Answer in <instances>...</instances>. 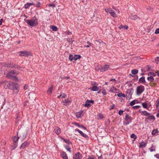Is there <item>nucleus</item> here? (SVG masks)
I'll use <instances>...</instances> for the list:
<instances>
[{
	"instance_id": "obj_1",
	"label": "nucleus",
	"mask_w": 159,
	"mask_h": 159,
	"mask_svg": "<svg viewBox=\"0 0 159 159\" xmlns=\"http://www.w3.org/2000/svg\"><path fill=\"white\" fill-rule=\"evenodd\" d=\"M25 21L29 25L32 27H36L39 24L38 19L36 16H34L30 20H26Z\"/></svg>"
},
{
	"instance_id": "obj_2",
	"label": "nucleus",
	"mask_w": 159,
	"mask_h": 159,
	"mask_svg": "<svg viewBox=\"0 0 159 159\" xmlns=\"http://www.w3.org/2000/svg\"><path fill=\"white\" fill-rule=\"evenodd\" d=\"M18 74V73L16 72L14 70H12L8 72L6 75V77L9 79L13 78L15 80H18V79L16 76Z\"/></svg>"
},
{
	"instance_id": "obj_3",
	"label": "nucleus",
	"mask_w": 159,
	"mask_h": 159,
	"mask_svg": "<svg viewBox=\"0 0 159 159\" xmlns=\"http://www.w3.org/2000/svg\"><path fill=\"white\" fill-rule=\"evenodd\" d=\"M125 121H123V125H127L132 122V118L128 114H127L124 118Z\"/></svg>"
},
{
	"instance_id": "obj_4",
	"label": "nucleus",
	"mask_w": 159,
	"mask_h": 159,
	"mask_svg": "<svg viewBox=\"0 0 159 159\" xmlns=\"http://www.w3.org/2000/svg\"><path fill=\"white\" fill-rule=\"evenodd\" d=\"M145 88L143 86L141 85L138 86L136 88V94L137 95H140L144 90Z\"/></svg>"
},
{
	"instance_id": "obj_5",
	"label": "nucleus",
	"mask_w": 159,
	"mask_h": 159,
	"mask_svg": "<svg viewBox=\"0 0 159 159\" xmlns=\"http://www.w3.org/2000/svg\"><path fill=\"white\" fill-rule=\"evenodd\" d=\"M18 85L16 83H12V84L11 86L10 89L12 90L16 93H17L18 92Z\"/></svg>"
},
{
	"instance_id": "obj_6",
	"label": "nucleus",
	"mask_w": 159,
	"mask_h": 159,
	"mask_svg": "<svg viewBox=\"0 0 159 159\" xmlns=\"http://www.w3.org/2000/svg\"><path fill=\"white\" fill-rule=\"evenodd\" d=\"M19 53V55L20 56L28 57L31 55L30 52L26 51H20Z\"/></svg>"
},
{
	"instance_id": "obj_7",
	"label": "nucleus",
	"mask_w": 159,
	"mask_h": 159,
	"mask_svg": "<svg viewBox=\"0 0 159 159\" xmlns=\"http://www.w3.org/2000/svg\"><path fill=\"white\" fill-rule=\"evenodd\" d=\"M148 116V117H146L145 119V121L149 123L152 122L155 120V117L154 116L152 115L150 116V115Z\"/></svg>"
},
{
	"instance_id": "obj_8",
	"label": "nucleus",
	"mask_w": 159,
	"mask_h": 159,
	"mask_svg": "<svg viewBox=\"0 0 159 159\" xmlns=\"http://www.w3.org/2000/svg\"><path fill=\"white\" fill-rule=\"evenodd\" d=\"M109 68V66L107 64H105L103 66H101V68H99V70L100 72H103L107 71Z\"/></svg>"
},
{
	"instance_id": "obj_9",
	"label": "nucleus",
	"mask_w": 159,
	"mask_h": 159,
	"mask_svg": "<svg viewBox=\"0 0 159 159\" xmlns=\"http://www.w3.org/2000/svg\"><path fill=\"white\" fill-rule=\"evenodd\" d=\"M94 103V101L93 100H89L87 99L85 102V104L84 105V106L87 107L88 108L90 107L91 106V105L90 103L93 104Z\"/></svg>"
},
{
	"instance_id": "obj_10",
	"label": "nucleus",
	"mask_w": 159,
	"mask_h": 159,
	"mask_svg": "<svg viewBox=\"0 0 159 159\" xmlns=\"http://www.w3.org/2000/svg\"><path fill=\"white\" fill-rule=\"evenodd\" d=\"M12 84V83L10 81H6L5 83L4 87L5 89H11V86Z\"/></svg>"
},
{
	"instance_id": "obj_11",
	"label": "nucleus",
	"mask_w": 159,
	"mask_h": 159,
	"mask_svg": "<svg viewBox=\"0 0 159 159\" xmlns=\"http://www.w3.org/2000/svg\"><path fill=\"white\" fill-rule=\"evenodd\" d=\"M75 131H77L78 133L80 134L83 137L86 139H88L89 137L88 135L86 134L83 133L82 131L78 129H76L75 130Z\"/></svg>"
},
{
	"instance_id": "obj_12",
	"label": "nucleus",
	"mask_w": 159,
	"mask_h": 159,
	"mask_svg": "<svg viewBox=\"0 0 159 159\" xmlns=\"http://www.w3.org/2000/svg\"><path fill=\"white\" fill-rule=\"evenodd\" d=\"M71 98H69L66 99L62 101V102L63 103V105L65 106L69 105L71 103Z\"/></svg>"
},
{
	"instance_id": "obj_13",
	"label": "nucleus",
	"mask_w": 159,
	"mask_h": 159,
	"mask_svg": "<svg viewBox=\"0 0 159 159\" xmlns=\"http://www.w3.org/2000/svg\"><path fill=\"white\" fill-rule=\"evenodd\" d=\"M82 158L81 154L79 152H77L73 157V159H81Z\"/></svg>"
},
{
	"instance_id": "obj_14",
	"label": "nucleus",
	"mask_w": 159,
	"mask_h": 159,
	"mask_svg": "<svg viewBox=\"0 0 159 159\" xmlns=\"http://www.w3.org/2000/svg\"><path fill=\"white\" fill-rule=\"evenodd\" d=\"M139 111L141 113L142 115H143L146 116H148L150 115V113L145 111H141L139 110Z\"/></svg>"
},
{
	"instance_id": "obj_15",
	"label": "nucleus",
	"mask_w": 159,
	"mask_h": 159,
	"mask_svg": "<svg viewBox=\"0 0 159 159\" xmlns=\"http://www.w3.org/2000/svg\"><path fill=\"white\" fill-rule=\"evenodd\" d=\"M119 91V89H116L114 86L111 87L110 90V92L113 93H118Z\"/></svg>"
},
{
	"instance_id": "obj_16",
	"label": "nucleus",
	"mask_w": 159,
	"mask_h": 159,
	"mask_svg": "<svg viewBox=\"0 0 159 159\" xmlns=\"http://www.w3.org/2000/svg\"><path fill=\"white\" fill-rule=\"evenodd\" d=\"M134 92V89L132 88H131L130 89H128L127 90V93L128 94V96H130L131 97L132 95Z\"/></svg>"
},
{
	"instance_id": "obj_17",
	"label": "nucleus",
	"mask_w": 159,
	"mask_h": 159,
	"mask_svg": "<svg viewBox=\"0 0 159 159\" xmlns=\"http://www.w3.org/2000/svg\"><path fill=\"white\" fill-rule=\"evenodd\" d=\"M139 147L140 148H141L143 147H145L147 145V143L142 141L141 142L139 143Z\"/></svg>"
},
{
	"instance_id": "obj_18",
	"label": "nucleus",
	"mask_w": 159,
	"mask_h": 159,
	"mask_svg": "<svg viewBox=\"0 0 159 159\" xmlns=\"http://www.w3.org/2000/svg\"><path fill=\"white\" fill-rule=\"evenodd\" d=\"M35 5L33 3H30L29 2H27L24 5V7L25 9H27L30 7L31 6H34Z\"/></svg>"
},
{
	"instance_id": "obj_19",
	"label": "nucleus",
	"mask_w": 159,
	"mask_h": 159,
	"mask_svg": "<svg viewBox=\"0 0 159 159\" xmlns=\"http://www.w3.org/2000/svg\"><path fill=\"white\" fill-rule=\"evenodd\" d=\"M61 156L64 159H68L66 153L64 152L61 153Z\"/></svg>"
},
{
	"instance_id": "obj_20",
	"label": "nucleus",
	"mask_w": 159,
	"mask_h": 159,
	"mask_svg": "<svg viewBox=\"0 0 159 159\" xmlns=\"http://www.w3.org/2000/svg\"><path fill=\"white\" fill-rule=\"evenodd\" d=\"M73 125H74L75 126H77L79 128H83L84 130L87 129V128L86 127H84V125H80L79 124H78L76 122L74 123H73Z\"/></svg>"
},
{
	"instance_id": "obj_21",
	"label": "nucleus",
	"mask_w": 159,
	"mask_h": 159,
	"mask_svg": "<svg viewBox=\"0 0 159 159\" xmlns=\"http://www.w3.org/2000/svg\"><path fill=\"white\" fill-rule=\"evenodd\" d=\"M28 146V143L25 141L23 143L20 147V149H24L25 147Z\"/></svg>"
},
{
	"instance_id": "obj_22",
	"label": "nucleus",
	"mask_w": 159,
	"mask_h": 159,
	"mask_svg": "<svg viewBox=\"0 0 159 159\" xmlns=\"http://www.w3.org/2000/svg\"><path fill=\"white\" fill-rule=\"evenodd\" d=\"M139 82L144 84L146 82L144 77H142L139 78Z\"/></svg>"
},
{
	"instance_id": "obj_23",
	"label": "nucleus",
	"mask_w": 159,
	"mask_h": 159,
	"mask_svg": "<svg viewBox=\"0 0 159 159\" xmlns=\"http://www.w3.org/2000/svg\"><path fill=\"white\" fill-rule=\"evenodd\" d=\"M54 131L55 133L57 135L61 133V130L58 127L55 128Z\"/></svg>"
},
{
	"instance_id": "obj_24",
	"label": "nucleus",
	"mask_w": 159,
	"mask_h": 159,
	"mask_svg": "<svg viewBox=\"0 0 159 159\" xmlns=\"http://www.w3.org/2000/svg\"><path fill=\"white\" fill-rule=\"evenodd\" d=\"M83 112V111H81L80 112H77L76 114V116L78 118H80L82 116V114Z\"/></svg>"
},
{
	"instance_id": "obj_25",
	"label": "nucleus",
	"mask_w": 159,
	"mask_h": 159,
	"mask_svg": "<svg viewBox=\"0 0 159 159\" xmlns=\"http://www.w3.org/2000/svg\"><path fill=\"white\" fill-rule=\"evenodd\" d=\"M159 133V131L158 129H153L152 132V134L153 135H156Z\"/></svg>"
},
{
	"instance_id": "obj_26",
	"label": "nucleus",
	"mask_w": 159,
	"mask_h": 159,
	"mask_svg": "<svg viewBox=\"0 0 159 159\" xmlns=\"http://www.w3.org/2000/svg\"><path fill=\"white\" fill-rule=\"evenodd\" d=\"M110 14L111 16H112L113 17H117V15L115 11L113 10L110 12Z\"/></svg>"
},
{
	"instance_id": "obj_27",
	"label": "nucleus",
	"mask_w": 159,
	"mask_h": 159,
	"mask_svg": "<svg viewBox=\"0 0 159 159\" xmlns=\"http://www.w3.org/2000/svg\"><path fill=\"white\" fill-rule=\"evenodd\" d=\"M99 89L98 87L96 86H94L91 88V90L94 91H98Z\"/></svg>"
},
{
	"instance_id": "obj_28",
	"label": "nucleus",
	"mask_w": 159,
	"mask_h": 159,
	"mask_svg": "<svg viewBox=\"0 0 159 159\" xmlns=\"http://www.w3.org/2000/svg\"><path fill=\"white\" fill-rule=\"evenodd\" d=\"M142 105L143 108L148 110L149 108L148 107L147 104L146 102L142 103Z\"/></svg>"
},
{
	"instance_id": "obj_29",
	"label": "nucleus",
	"mask_w": 159,
	"mask_h": 159,
	"mask_svg": "<svg viewBox=\"0 0 159 159\" xmlns=\"http://www.w3.org/2000/svg\"><path fill=\"white\" fill-rule=\"evenodd\" d=\"M113 10L111 8L107 7L105 9V11L106 12L110 13L111 11H112Z\"/></svg>"
},
{
	"instance_id": "obj_30",
	"label": "nucleus",
	"mask_w": 159,
	"mask_h": 159,
	"mask_svg": "<svg viewBox=\"0 0 159 159\" xmlns=\"http://www.w3.org/2000/svg\"><path fill=\"white\" fill-rule=\"evenodd\" d=\"M81 57L80 55H75L74 56V60L75 61H76L78 59H79Z\"/></svg>"
},
{
	"instance_id": "obj_31",
	"label": "nucleus",
	"mask_w": 159,
	"mask_h": 159,
	"mask_svg": "<svg viewBox=\"0 0 159 159\" xmlns=\"http://www.w3.org/2000/svg\"><path fill=\"white\" fill-rule=\"evenodd\" d=\"M53 89V86L52 85L51 86V87L49 88L48 90L47 91V93L48 94H51L52 92Z\"/></svg>"
},
{
	"instance_id": "obj_32",
	"label": "nucleus",
	"mask_w": 159,
	"mask_h": 159,
	"mask_svg": "<svg viewBox=\"0 0 159 159\" xmlns=\"http://www.w3.org/2000/svg\"><path fill=\"white\" fill-rule=\"evenodd\" d=\"M138 72V70L136 69H134L131 70V73L133 75H136Z\"/></svg>"
},
{
	"instance_id": "obj_33",
	"label": "nucleus",
	"mask_w": 159,
	"mask_h": 159,
	"mask_svg": "<svg viewBox=\"0 0 159 159\" xmlns=\"http://www.w3.org/2000/svg\"><path fill=\"white\" fill-rule=\"evenodd\" d=\"M130 137L131 138L134 139V141H135L137 138V136L134 134H132L130 135Z\"/></svg>"
},
{
	"instance_id": "obj_34",
	"label": "nucleus",
	"mask_w": 159,
	"mask_h": 159,
	"mask_svg": "<svg viewBox=\"0 0 159 159\" xmlns=\"http://www.w3.org/2000/svg\"><path fill=\"white\" fill-rule=\"evenodd\" d=\"M117 96L119 97H123V98H125V95L123 93H120L117 94Z\"/></svg>"
},
{
	"instance_id": "obj_35",
	"label": "nucleus",
	"mask_w": 159,
	"mask_h": 159,
	"mask_svg": "<svg viewBox=\"0 0 159 159\" xmlns=\"http://www.w3.org/2000/svg\"><path fill=\"white\" fill-rule=\"evenodd\" d=\"M33 159H39V157L37 154H34L32 155Z\"/></svg>"
},
{
	"instance_id": "obj_36",
	"label": "nucleus",
	"mask_w": 159,
	"mask_h": 159,
	"mask_svg": "<svg viewBox=\"0 0 159 159\" xmlns=\"http://www.w3.org/2000/svg\"><path fill=\"white\" fill-rule=\"evenodd\" d=\"M147 80L151 82H152L154 80V79L152 76H150L147 77Z\"/></svg>"
},
{
	"instance_id": "obj_37",
	"label": "nucleus",
	"mask_w": 159,
	"mask_h": 159,
	"mask_svg": "<svg viewBox=\"0 0 159 159\" xmlns=\"http://www.w3.org/2000/svg\"><path fill=\"white\" fill-rule=\"evenodd\" d=\"M138 18V17L136 15H132L131 16V18L132 20H136Z\"/></svg>"
},
{
	"instance_id": "obj_38",
	"label": "nucleus",
	"mask_w": 159,
	"mask_h": 159,
	"mask_svg": "<svg viewBox=\"0 0 159 159\" xmlns=\"http://www.w3.org/2000/svg\"><path fill=\"white\" fill-rule=\"evenodd\" d=\"M19 139V137H14V138L13 139V142L15 143H17L18 141V140Z\"/></svg>"
},
{
	"instance_id": "obj_39",
	"label": "nucleus",
	"mask_w": 159,
	"mask_h": 159,
	"mask_svg": "<svg viewBox=\"0 0 159 159\" xmlns=\"http://www.w3.org/2000/svg\"><path fill=\"white\" fill-rule=\"evenodd\" d=\"M52 29L53 31H57L58 30L57 28L54 25H53L52 26Z\"/></svg>"
},
{
	"instance_id": "obj_40",
	"label": "nucleus",
	"mask_w": 159,
	"mask_h": 159,
	"mask_svg": "<svg viewBox=\"0 0 159 159\" xmlns=\"http://www.w3.org/2000/svg\"><path fill=\"white\" fill-rule=\"evenodd\" d=\"M69 59L70 61H72L73 60H74V56L70 54L69 56Z\"/></svg>"
},
{
	"instance_id": "obj_41",
	"label": "nucleus",
	"mask_w": 159,
	"mask_h": 159,
	"mask_svg": "<svg viewBox=\"0 0 159 159\" xmlns=\"http://www.w3.org/2000/svg\"><path fill=\"white\" fill-rule=\"evenodd\" d=\"M99 42V43L101 44L103 46L105 45V43H104L101 40L100 41H99L97 40L95 41V43H96V42Z\"/></svg>"
},
{
	"instance_id": "obj_42",
	"label": "nucleus",
	"mask_w": 159,
	"mask_h": 159,
	"mask_svg": "<svg viewBox=\"0 0 159 159\" xmlns=\"http://www.w3.org/2000/svg\"><path fill=\"white\" fill-rule=\"evenodd\" d=\"M65 148L67 150V151H69L70 152H71V148H70V147L67 145H66L65 146Z\"/></svg>"
},
{
	"instance_id": "obj_43",
	"label": "nucleus",
	"mask_w": 159,
	"mask_h": 159,
	"mask_svg": "<svg viewBox=\"0 0 159 159\" xmlns=\"http://www.w3.org/2000/svg\"><path fill=\"white\" fill-rule=\"evenodd\" d=\"M61 139L64 141L67 144H69L70 143V140L69 139H65L63 138H61Z\"/></svg>"
},
{
	"instance_id": "obj_44",
	"label": "nucleus",
	"mask_w": 159,
	"mask_h": 159,
	"mask_svg": "<svg viewBox=\"0 0 159 159\" xmlns=\"http://www.w3.org/2000/svg\"><path fill=\"white\" fill-rule=\"evenodd\" d=\"M136 103V100H134L132 101L130 103V105L131 106H132L134 105Z\"/></svg>"
},
{
	"instance_id": "obj_45",
	"label": "nucleus",
	"mask_w": 159,
	"mask_h": 159,
	"mask_svg": "<svg viewBox=\"0 0 159 159\" xmlns=\"http://www.w3.org/2000/svg\"><path fill=\"white\" fill-rule=\"evenodd\" d=\"M159 106V99H157L156 101V107L157 108Z\"/></svg>"
},
{
	"instance_id": "obj_46",
	"label": "nucleus",
	"mask_w": 159,
	"mask_h": 159,
	"mask_svg": "<svg viewBox=\"0 0 159 159\" xmlns=\"http://www.w3.org/2000/svg\"><path fill=\"white\" fill-rule=\"evenodd\" d=\"M98 116L99 118H100L101 119H103L104 117L103 115L101 113H99V114H98Z\"/></svg>"
},
{
	"instance_id": "obj_47",
	"label": "nucleus",
	"mask_w": 159,
	"mask_h": 159,
	"mask_svg": "<svg viewBox=\"0 0 159 159\" xmlns=\"http://www.w3.org/2000/svg\"><path fill=\"white\" fill-rule=\"evenodd\" d=\"M48 7H51L53 8L56 7V5L55 4L53 3L50 4H48Z\"/></svg>"
},
{
	"instance_id": "obj_48",
	"label": "nucleus",
	"mask_w": 159,
	"mask_h": 159,
	"mask_svg": "<svg viewBox=\"0 0 159 159\" xmlns=\"http://www.w3.org/2000/svg\"><path fill=\"white\" fill-rule=\"evenodd\" d=\"M88 159H96L95 158L93 155H91L90 156H88Z\"/></svg>"
},
{
	"instance_id": "obj_49",
	"label": "nucleus",
	"mask_w": 159,
	"mask_h": 159,
	"mask_svg": "<svg viewBox=\"0 0 159 159\" xmlns=\"http://www.w3.org/2000/svg\"><path fill=\"white\" fill-rule=\"evenodd\" d=\"M140 107V106L139 105H136V106H133V109H138V108H139V107Z\"/></svg>"
},
{
	"instance_id": "obj_50",
	"label": "nucleus",
	"mask_w": 159,
	"mask_h": 159,
	"mask_svg": "<svg viewBox=\"0 0 159 159\" xmlns=\"http://www.w3.org/2000/svg\"><path fill=\"white\" fill-rule=\"evenodd\" d=\"M115 107V105L114 104H112L111 106L109 109V110H111L114 108Z\"/></svg>"
},
{
	"instance_id": "obj_51",
	"label": "nucleus",
	"mask_w": 159,
	"mask_h": 159,
	"mask_svg": "<svg viewBox=\"0 0 159 159\" xmlns=\"http://www.w3.org/2000/svg\"><path fill=\"white\" fill-rule=\"evenodd\" d=\"M41 4V3L39 2H38L37 3V4L36 6L38 8L40 7Z\"/></svg>"
},
{
	"instance_id": "obj_52",
	"label": "nucleus",
	"mask_w": 159,
	"mask_h": 159,
	"mask_svg": "<svg viewBox=\"0 0 159 159\" xmlns=\"http://www.w3.org/2000/svg\"><path fill=\"white\" fill-rule=\"evenodd\" d=\"M124 111L122 110H120L119 111L118 114L120 115H122Z\"/></svg>"
},
{
	"instance_id": "obj_53",
	"label": "nucleus",
	"mask_w": 159,
	"mask_h": 159,
	"mask_svg": "<svg viewBox=\"0 0 159 159\" xmlns=\"http://www.w3.org/2000/svg\"><path fill=\"white\" fill-rule=\"evenodd\" d=\"M66 97V95L65 93H63L61 96V98H65Z\"/></svg>"
},
{
	"instance_id": "obj_54",
	"label": "nucleus",
	"mask_w": 159,
	"mask_h": 159,
	"mask_svg": "<svg viewBox=\"0 0 159 159\" xmlns=\"http://www.w3.org/2000/svg\"><path fill=\"white\" fill-rule=\"evenodd\" d=\"M149 150L151 152L154 151L155 150V149H153L152 147H151L149 148Z\"/></svg>"
},
{
	"instance_id": "obj_55",
	"label": "nucleus",
	"mask_w": 159,
	"mask_h": 159,
	"mask_svg": "<svg viewBox=\"0 0 159 159\" xmlns=\"http://www.w3.org/2000/svg\"><path fill=\"white\" fill-rule=\"evenodd\" d=\"M155 33L156 34H159V28L156 30L155 31Z\"/></svg>"
},
{
	"instance_id": "obj_56",
	"label": "nucleus",
	"mask_w": 159,
	"mask_h": 159,
	"mask_svg": "<svg viewBox=\"0 0 159 159\" xmlns=\"http://www.w3.org/2000/svg\"><path fill=\"white\" fill-rule=\"evenodd\" d=\"M102 93L104 95H106L107 94L106 92V91L104 89L102 92Z\"/></svg>"
},
{
	"instance_id": "obj_57",
	"label": "nucleus",
	"mask_w": 159,
	"mask_h": 159,
	"mask_svg": "<svg viewBox=\"0 0 159 159\" xmlns=\"http://www.w3.org/2000/svg\"><path fill=\"white\" fill-rule=\"evenodd\" d=\"M28 86L26 84H25L24 86V89L25 90H26L27 89H28Z\"/></svg>"
},
{
	"instance_id": "obj_58",
	"label": "nucleus",
	"mask_w": 159,
	"mask_h": 159,
	"mask_svg": "<svg viewBox=\"0 0 159 159\" xmlns=\"http://www.w3.org/2000/svg\"><path fill=\"white\" fill-rule=\"evenodd\" d=\"M152 73H153V72H149V73H148V76H152Z\"/></svg>"
},
{
	"instance_id": "obj_59",
	"label": "nucleus",
	"mask_w": 159,
	"mask_h": 159,
	"mask_svg": "<svg viewBox=\"0 0 159 159\" xmlns=\"http://www.w3.org/2000/svg\"><path fill=\"white\" fill-rule=\"evenodd\" d=\"M155 157L159 159V154H157L154 155Z\"/></svg>"
},
{
	"instance_id": "obj_60",
	"label": "nucleus",
	"mask_w": 159,
	"mask_h": 159,
	"mask_svg": "<svg viewBox=\"0 0 159 159\" xmlns=\"http://www.w3.org/2000/svg\"><path fill=\"white\" fill-rule=\"evenodd\" d=\"M123 27L125 29L127 30L128 29V26L126 25H125Z\"/></svg>"
},
{
	"instance_id": "obj_61",
	"label": "nucleus",
	"mask_w": 159,
	"mask_h": 159,
	"mask_svg": "<svg viewBox=\"0 0 159 159\" xmlns=\"http://www.w3.org/2000/svg\"><path fill=\"white\" fill-rule=\"evenodd\" d=\"M110 81H115V82H116V80L115 79H111L110 80ZM115 83H116V82Z\"/></svg>"
},
{
	"instance_id": "obj_62",
	"label": "nucleus",
	"mask_w": 159,
	"mask_h": 159,
	"mask_svg": "<svg viewBox=\"0 0 159 159\" xmlns=\"http://www.w3.org/2000/svg\"><path fill=\"white\" fill-rule=\"evenodd\" d=\"M3 21V19H1L0 20V26H1L2 24V23Z\"/></svg>"
},
{
	"instance_id": "obj_63",
	"label": "nucleus",
	"mask_w": 159,
	"mask_h": 159,
	"mask_svg": "<svg viewBox=\"0 0 159 159\" xmlns=\"http://www.w3.org/2000/svg\"><path fill=\"white\" fill-rule=\"evenodd\" d=\"M92 45H90V44L89 45H86V46H84V47H86V48H89L90 46H91Z\"/></svg>"
},
{
	"instance_id": "obj_64",
	"label": "nucleus",
	"mask_w": 159,
	"mask_h": 159,
	"mask_svg": "<svg viewBox=\"0 0 159 159\" xmlns=\"http://www.w3.org/2000/svg\"><path fill=\"white\" fill-rule=\"evenodd\" d=\"M156 73H157V75L159 77V70H157Z\"/></svg>"
}]
</instances>
